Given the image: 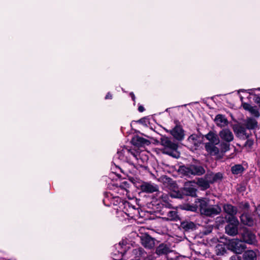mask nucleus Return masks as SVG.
Segmentation results:
<instances>
[{
  "instance_id": "nucleus-1",
  "label": "nucleus",
  "mask_w": 260,
  "mask_h": 260,
  "mask_svg": "<svg viewBox=\"0 0 260 260\" xmlns=\"http://www.w3.org/2000/svg\"><path fill=\"white\" fill-rule=\"evenodd\" d=\"M199 209L202 214L207 216H214L219 214L221 210L217 205H211L204 199H199Z\"/></svg>"
},
{
  "instance_id": "nucleus-2",
  "label": "nucleus",
  "mask_w": 260,
  "mask_h": 260,
  "mask_svg": "<svg viewBox=\"0 0 260 260\" xmlns=\"http://www.w3.org/2000/svg\"><path fill=\"white\" fill-rule=\"evenodd\" d=\"M161 144L165 147L164 153L173 157L178 158L180 154L177 151L178 145L172 142L168 138L162 137L161 139Z\"/></svg>"
},
{
  "instance_id": "nucleus-3",
  "label": "nucleus",
  "mask_w": 260,
  "mask_h": 260,
  "mask_svg": "<svg viewBox=\"0 0 260 260\" xmlns=\"http://www.w3.org/2000/svg\"><path fill=\"white\" fill-rule=\"evenodd\" d=\"M229 224L225 226V232L229 235L234 236L238 233L239 221L235 216L228 218Z\"/></svg>"
},
{
  "instance_id": "nucleus-4",
  "label": "nucleus",
  "mask_w": 260,
  "mask_h": 260,
  "mask_svg": "<svg viewBox=\"0 0 260 260\" xmlns=\"http://www.w3.org/2000/svg\"><path fill=\"white\" fill-rule=\"evenodd\" d=\"M184 173L187 175L200 176L205 173V170L203 167L199 165H191L183 169Z\"/></svg>"
},
{
  "instance_id": "nucleus-5",
  "label": "nucleus",
  "mask_w": 260,
  "mask_h": 260,
  "mask_svg": "<svg viewBox=\"0 0 260 260\" xmlns=\"http://www.w3.org/2000/svg\"><path fill=\"white\" fill-rule=\"evenodd\" d=\"M229 248L236 253H241L246 248L245 245L241 240L234 239L230 240L229 243Z\"/></svg>"
},
{
  "instance_id": "nucleus-6",
  "label": "nucleus",
  "mask_w": 260,
  "mask_h": 260,
  "mask_svg": "<svg viewBox=\"0 0 260 260\" xmlns=\"http://www.w3.org/2000/svg\"><path fill=\"white\" fill-rule=\"evenodd\" d=\"M242 238L243 242L249 244H255L256 243L255 235L246 229L244 230L242 234Z\"/></svg>"
},
{
  "instance_id": "nucleus-7",
  "label": "nucleus",
  "mask_w": 260,
  "mask_h": 260,
  "mask_svg": "<svg viewBox=\"0 0 260 260\" xmlns=\"http://www.w3.org/2000/svg\"><path fill=\"white\" fill-rule=\"evenodd\" d=\"M219 138L222 141L225 142H231L234 140V135L229 128L222 129L219 132Z\"/></svg>"
},
{
  "instance_id": "nucleus-8",
  "label": "nucleus",
  "mask_w": 260,
  "mask_h": 260,
  "mask_svg": "<svg viewBox=\"0 0 260 260\" xmlns=\"http://www.w3.org/2000/svg\"><path fill=\"white\" fill-rule=\"evenodd\" d=\"M216 145L211 143H206L205 144V150L210 155L221 158V155L219 154V149L216 146Z\"/></svg>"
},
{
  "instance_id": "nucleus-9",
  "label": "nucleus",
  "mask_w": 260,
  "mask_h": 260,
  "mask_svg": "<svg viewBox=\"0 0 260 260\" xmlns=\"http://www.w3.org/2000/svg\"><path fill=\"white\" fill-rule=\"evenodd\" d=\"M141 189L144 192L153 193L158 190V187L154 183L151 182H143L141 185Z\"/></svg>"
},
{
  "instance_id": "nucleus-10",
  "label": "nucleus",
  "mask_w": 260,
  "mask_h": 260,
  "mask_svg": "<svg viewBox=\"0 0 260 260\" xmlns=\"http://www.w3.org/2000/svg\"><path fill=\"white\" fill-rule=\"evenodd\" d=\"M187 142L190 146L194 147L196 149L201 144L202 140L200 136L197 134H192L188 137Z\"/></svg>"
},
{
  "instance_id": "nucleus-11",
  "label": "nucleus",
  "mask_w": 260,
  "mask_h": 260,
  "mask_svg": "<svg viewBox=\"0 0 260 260\" xmlns=\"http://www.w3.org/2000/svg\"><path fill=\"white\" fill-rule=\"evenodd\" d=\"M192 182H186L184 187V193L187 196H190L191 197L196 196L197 189L193 184Z\"/></svg>"
},
{
  "instance_id": "nucleus-12",
  "label": "nucleus",
  "mask_w": 260,
  "mask_h": 260,
  "mask_svg": "<svg viewBox=\"0 0 260 260\" xmlns=\"http://www.w3.org/2000/svg\"><path fill=\"white\" fill-rule=\"evenodd\" d=\"M214 122L216 125L220 127H225L229 124L226 117L222 114H217L214 118Z\"/></svg>"
},
{
  "instance_id": "nucleus-13",
  "label": "nucleus",
  "mask_w": 260,
  "mask_h": 260,
  "mask_svg": "<svg viewBox=\"0 0 260 260\" xmlns=\"http://www.w3.org/2000/svg\"><path fill=\"white\" fill-rule=\"evenodd\" d=\"M242 106L243 108L248 111L251 115L254 116L256 118H258L260 116V113L259 112L258 109L256 106H252L248 103H243Z\"/></svg>"
},
{
  "instance_id": "nucleus-14",
  "label": "nucleus",
  "mask_w": 260,
  "mask_h": 260,
  "mask_svg": "<svg viewBox=\"0 0 260 260\" xmlns=\"http://www.w3.org/2000/svg\"><path fill=\"white\" fill-rule=\"evenodd\" d=\"M170 133L172 135L178 140H182L184 138V131L180 126H176L172 131H171Z\"/></svg>"
},
{
  "instance_id": "nucleus-15",
  "label": "nucleus",
  "mask_w": 260,
  "mask_h": 260,
  "mask_svg": "<svg viewBox=\"0 0 260 260\" xmlns=\"http://www.w3.org/2000/svg\"><path fill=\"white\" fill-rule=\"evenodd\" d=\"M141 242L142 245L149 249L152 248L155 245L154 240L148 235H144L141 237Z\"/></svg>"
},
{
  "instance_id": "nucleus-16",
  "label": "nucleus",
  "mask_w": 260,
  "mask_h": 260,
  "mask_svg": "<svg viewBox=\"0 0 260 260\" xmlns=\"http://www.w3.org/2000/svg\"><path fill=\"white\" fill-rule=\"evenodd\" d=\"M222 177V174L220 173L214 174L212 172L207 173L204 176L209 184L217 181L221 179Z\"/></svg>"
},
{
  "instance_id": "nucleus-17",
  "label": "nucleus",
  "mask_w": 260,
  "mask_h": 260,
  "mask_svg": "<svg viewBox=\"0 0 260 260\" xmlns=\"http://www.w3.org/2000/svg\"><path fill=\"white\" fill-rule=\"evenodd\" d=\"M246 128L244 125H237L235 126L234 128V131L237 137H245L247 138L248 137V134L246 133Z\"/></svg>"
},
{
  "instance_id": "nucleus-18",
  "label": "nucleus",
  "mask_w": 260,
  "mask_h": 260,
  "mask_svg": "<svg viewBox=\"0 0 260 260\" xmlns=\"http://www.w3.org/2000/svg\"><path fill=\"white\" fill-rule=\"evenodd\" d=\"M244 125L248 129H254L257 127V122L254 118L248 117L245 119Z\"/></svg>"
},
{
  "instance_id": "nucleus-19",
  "label": "nucleus",
  "mask_w": 260,
  "mask_h": 260,
  "mask_svg": "<svg viewBox=\"0 0 260 260\" xmlns=\"http://www.w3.org/2000/svg\"><path fill=\"white\" fill-rule=\"evenodd\" d=\"M205 138L208 140L211 143L218 144L219 143V139L217 134L212 132H209L205 136Z\"/></svg>"
},
{
  "instance_id": "nucleus-20",
  "label": "nucleus",
  "mask_w": 260,
  "mask_h": 260,
  "mask_svg": "<svg viewBox=\"0 0 260 260\" xmlns=\"http://www.w3.org/2000/svg\"><path fill=\"white\" fill-rule=\"evenodd\" d=\"M223 210L225 212L231 216L230 217L235 216L237 212L236 208L230 204L224 205Z\"/></svg>"
},
{
  "instance_id": "nucleus-21",
  "label": "nucleus",
  "mask_w": 260,
  "mask_h": 260,
  "mask_svg": "<svg viewBox=\"0 0 260 260\" xmlns=\"http://www.w3.org/2000/svg\"><path fill=\"white\" fill-rule=\"evenodd\" d=\"M240 218L241 222L245 225L250 226L254 224L252 218L247 214H243L241 216Z\"/></svg>"
},
{
  "instance_id": "nucleus-22",
  "label": "nucleus",
  "mask_w": 260,
  "mask_h": 260,
  "mask_svg": "<svg viewBox=\"0 0 260 260\" xmlns=\"http://www.w3.org/2000/svg\"><path fill=\"white\" fill-rule=\"evenodd\" d=\"M197 184L202 190H205L210 187V184L205 177L199 178Z\"/></svg>"
},
{
  "instance_id": "nucleus-23",
  "label": "nucleus",
  "mask_w": 260,
  "mask_h": 260,
  "mask_svg": "<svg viewBox=\"0 0 260 260\" xmlns=\"http://www.w3.org/2000/svg\"><path fill=\"white\" fill-rule=\"evenodd\" d=\"M243 257L244 260H256V254L253 250H247L243 253Z\"/></svg>"
},
{
  "instance_id": "nucleus-24",
  "label": "nucleus",
  "mask_w": 260,
  "mask_h": 260,
  "mask_svg": "<svg viewBox=\"0 0 260 260\" xmlns=\"http://www.w3.org/2000/svg\"><path fill=\"white\" fill-rule=\"evenodd\" d=\"M219 146V154L221 155V157L224 153L230 149V142H225L223 141L220 144Z\"/></svg>"
},
{
  "instance_id": "nucleus-25",
  "label": "nucleus",
  "mask_w": 260,
  "mask_h": 260,
  "mask_svg": "<svg viewBox=\"0 0 260 260\" xmlns=\"http://www.w3.org/2000/svg\"><path fill=\"white\" fill-rule=\"evenodd\" d=\"M146 142L147 140L146 139L139 136H135L132 140L133 144L137 146H141L146 144Z\"/></svg>"
},
{
  "instance_id": "nucleus-26",
  "label": "nucleus",
  "mask_w": 260,
  "mask_h": 260,
  "mask_svg": "<svg viewBox=\"0 0 260 260\" xmlns=\"http://www.w3.org/2000/svg\"><path fill=\"white\" fill-rule=\"evenodd\" d=\"M170 252L169 247L164 244H160L158 246L156 250V253L158 255L167 254Z\"/></svg>"
},
{
  "instance_id": "nucleus-27",
  "label": "nucleus",
  "mask_w": 260,
  "mask_h": 260,
  "mask_svg": "<svg viewBox=\"0 0 260 260\" xmlns=\"http://www.w3.org/2000/svg\"><path fill=\"white\" fill-rule=\"evenodd\" d=\"M226 250V246L223 243L217 244L215 247V251L217 255H223Z\"/></svg>"
},
{
  "instance_id": "nucleus-28",
  "label": "nucleus",
  "mask_w": 260,
  "mask_h": 260,
  "mask_svg": "<svg viewBox=\"0 0 260 260\" xmlns=\"http://www.w3.org/2000/svg\"><path fill=\"white\" fill-rule=\"evenodd\" d=\"M244 170L243 167L241 165H236L231 168V171L234 174H241Z\"/></svg>"
},
{
  "instance_id": "nucleus-29",
  "label": "nucleus",
  "mask_w": 260,
  "mask_h": 260,
  "mask_svg": "<svg viewBox=\"0 0 260 260\" xmlns=\"http://www.w3.org/2000/svg\"><path fill=\"white\" fill-rule=\"evenodd\" d=\"M178 218L176 211H170L167 214V219L169 220H175Z\"/></svg>"
},
{
  "instance_id": "nucleus-30",
  "label": "nucleus",
  "mask_w": 260,
  "mask_h": 260,
  "mask_svg": "<svg viewBox=\"0 0 260 260\" xmlns=\"http://www.w3.org/2000/svg\"><path fill=\"white\" fill-rule=\"evenodd\" d=\"M181 226L185 230H189L194 228V224L192 222H184L182 223Z\"/></svg>"
},
{
  "instance_id": "nucleus-31",
  "label": "nucleus",
  "mask_w": 260,
  "mask_h": 260,
  "mask_svg": "<svg viewBox=\"0 0 260 260\" xmlns=\"http://www.w3.org/2000/svg\"><path fill=\"white\" fill-rule=\"evenodd\" d=\"M161 200L163 202H164V205L166 207L170 208L172 207L171 204L169 203V197L167 194H162L161 195Z\"/></svg>"
},
{
  "instance_id": "nucleus-32",
  "label": "nucleus",
  "mask_w": 260,
  "mask_h": 260,
  "mask_svg": "<svg viewBox=\"0 0 260 260\" xmlns=\"http://www.w3.org/2000/svg\"><path fill=\"white\" fill-rule=\"evenodd\" d=\"M198 200L199 199H197V201L195 202L196 205H187L185 209L186 210H190L191 211H196L197 210L198 208H199Z\"/></svg>"
},
{
  "instance_id": "nucleus-33",
  "label": "nucleus",
  "mask_w": 260,
  "mask_h": 260,
  "mask_svg": "<svg viewBox=\"0 0 260 260\" xmlns=\"http://www.w3.org/2000/svg\"><path fill=\"white\" fill-rule=\"evenodd\" d=\"M117 155L118 156V157L122 160L123 161H128V159L127 158V156H124L123 155V152L122 151L118 152Z\"/></svg>"
},
{
  "instance_id": "nucleus-34",
  "label": "nucleus",
  "mask_w": 260,
  "mask_h": 260,
  "mask_svg": "<svg viewBox=\"0 0 260 260\" xmlns=\"http://www.w3.org/2000/svg\"><path fill=\"white\" fill-rule=\"evenodd\" d=\"M253 144V141L251 139H248L245 144V146L248 149L251 148Z\"/></svg>"
},
{
  "instance_id": "nucleus-35",
  "label": "nucleus",
  "mask_w": 260,
  "mask_h": 260,
  "mask_svg": "<svg viewBox=\"0 0 260 260\" xmlns=\"http://www.w3.org/2000/svg\"><path fill=\"white\" fill-rule=\"evenodd\" d=\"M127 152L129 154V155H131L136 159H138V157L139 156V155H138L137 152H134L128 149L127 150Z\"/></svg>"
},
{
  "instance_id": "nucleus-36",
  "label": "nucleus",
  "mask_w": 260,
  "mask_h": 260,
  "mask_svg": "<svg viewBox=\"0 0 260 260\" xmlns=\"http://www.w3.org/2000/svg\"><path fill=\"white\" fill-rule=\"evenodd\" d=\"M254 101L255 103L259 104L260 106V97L258 96H255L254 98Z\"/></svg>"
},
{
  "instance_id": "nucleus-37",
  "label": "nucleus",
  "mask_w": 260,
  "mask_h": 260,
  "mask_svg": "<svg viewBox=\"0 0 260 260\" xmlns=\"http://www.w3.org/2000/svg\"><path fill=\"white\" fill-rule=\"evenodd\" d=\"M230 260H240L239 257L237 255L232 256L230 258Z\"/></svg>"
},
{
  "instance_id": "nucleus-38",
  "label": "nucleus",
  "mask_w": 260,
  "mask_h": 260,
  "mask_svg": "<svg viewBox=\"0 0 260 260\" xmlns=\"http://www.w3.org/2000/svg\"><path fill=\"white\" fill-rule=\"evenodd\" d=\"M111 98H112V95L110 93H108L105 97V99H110Z\"/></svg>"
},
{
  "instance_id": "nucleus-39",
  "label": "nucleus",
  "mask_w": 260,
  "mask_h": 260,
  "mask_svg": "<svg viewBox=\"0 0 260 260\" xmlns=\"http://www.w3.org/2000/svg\"><path fill=\"white\" fill-rule=\"evenodd\" d=\"M138 110L139 112H142L144 111V108L143 106H140L139 107Z\"/></svg>"
},
{
  "instance_id": "nucleus-40",
  "label": "nucleus",
  "mask_w": 260,
  "mask_h": 260,
  "mask_svg": "<svg viewBox=\"0 0 260 260\" xmlns=\"http://www.w3.org/2000/svg\"><path fill=\"white\" fill-rule=\"evenodd\" d=\"M131 97L133 99V101H135V95L133 93H131Z\"/></svg>"
},
{
  "instance_id": "nucleus-41",
  "label": "nucleus",
  "mask_w": 260,
  "mask_h": 260,
  "mask_svg": "<svg viewBox=\"0 0 260 260\" xmlns=\"http://www.w3.org/2000/svg\"><path fill=\"white\" fill-rule=\"evenodd\" d=\"M121 244H122V245L123 244V242H122V243H121V242H120V243H119L118 246H121Z\"/></svg>"
}]
</instances>
